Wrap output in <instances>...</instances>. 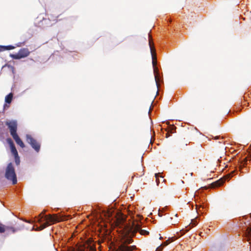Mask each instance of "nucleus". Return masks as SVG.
<instances>
[{
    "label": "nucleus",
    "mask_w": 251,
    "mask_h": 251,
    "mask_svg": "<svg viewBox=\"0 0 251 251\" xmlns=\"http://www.w3.org/2000/svg\"><path fill=\"white\" fill-rule=\"evenodd\" d=\"M137 232H139L142 235L149 234V231L142 229L139 224L135 225L134 223H132L131 225L130 224L125 225L120 234L118 248L116 251H132L135 246H128L127 245L133 242L132 238Z\"/></svg>",
    "instance_id": "obj_1"
},
{
    "label": "nucleus",
    "mask_w": 251,
    "mask_h": 251,
    "mask_svg": "<svg viewBox=\"0 0 251 251\" xmlns=\"http://www.w3.org/2000/svg\"><path fill=\"white\" fill-rule=\"evenodd\" d=\"M45 213V211H44L40 215V216L43 215L41 219L43 218V221H45V222L40 226L39 230L44 229L50 224L59 222L66 219L65 217L58 216L57 214L44 215Z\"/></svg>",
    "instance_id": "obj_2"
},
{
    "label": "nucleus",
    "mask_w": 251,
    "mask_h": 251,
    "mask_svg": "<svg viewBox=\"0 0 251 251\" xmlns=\"http://www.w3.org/2000/svg\"><path fill=\"white\" fill-rule=\"evenodd\" d=\"M5 177L8 180L11 181L14 185L17 182L15 169L12 163H9L5 169Z\"/></svg>",
    "instance_id": "obj_3"
},
{
    "label": "nucleus",
    "mask_w": 251,
    "mask_h": 251,
    "mask_svg": "<svg viewBox=\"0 0 251 251\" xmlns=\"http://www.w3.org/2000/svg\"><path fill=\"white\" fill-rule=\"evenodd\" d=\"M149 46L150 48L151 52V57H152V63L153 67L154 68V71H156V70L157 69L156 66L157 65V57L156 54L155 52V48L153 45L152 39L151 37V36L150 34H149Z\"/></svg>",
    "instance_id": "obj_4"
},
{
    "label": "nucleus",
    "mask_w": 251,
    "mask_h": 251,
    "mask_svg": "<svg viewBox=\"0 0 251 251\" xmlns=\"http://www.w3.org/2000/svg\"><path fill=\"white\" fill-rule=\"evenodd\" d=\"M30 53V52L28 49L22 48L19 50L17 53L11 54L10 57L14 59H20L28 56Z\"/></svg>",
    "instance_id": "obj_5"
},
{
    "label": "nucleus",
    "mask_w": 251,
    "mask_h": 251,
    "mask_svg": "<svg viewBox=\"0 0 251 251\" xmlns=\"http://www.w3.org/2000/svg\"><path fill=\"white\" fill-rule=\"evenodd\" d=\"M5 125L8 126L12 137L17 135V122L16 120L7 121Z\"/></svg>",
    "instance_id": "obj_6"
},
{
    "label": "nucleus",
    "mask_w": 251,
    "mask_h": 251,
    "mask_svg": "<svg viewBox=\"0 0 251 251\" xmlns=\"http://www.w3.org/2000/svg\"><path fill=\"white\" fill-rule=\"evenodd\" d=\"M26 139L27 142L36 151H39L40 149V145L35 139H34L30 135L27 134L26 135Z\"/></svg>",
    "instance_id": "obj_7"
},
{
    "label": "nucleus",
    "mask_w": 251,
    "mask_h": 251,
    "mask_svg": "<svg viewBox=\"0 0 251 251\" xmlns=\"http://www.w3.org/2000/svg\"><path fill=\"white\" fill-rule=\"evenodd\" d=\"M230 174L227 175L225 176V178H221V179H219L218 180L216 181L215 182L212 183L211 184L212 187L215 188V187L220 186L224 183L226 179H229L230 178Z\"/></svg>",
    "instance_id": "obj_8"
},
{
    "label": "nucleus",
    "mask_w": 251,
    "mask_h": 251,
    "mask_svg": "<svg viewBox=\"0 0 251 251\" xmlns=\"http://www.w3.org/2000/svg\"><path fill=\"white\" fill-rule=\"evenodd\" d=\"M7 142L9 144V146H10V147L11 149V152L13 154V155L14 156L17 155L18 154V151L16 149L14 144L13 142V141H12V140L11 139H8Z\"/></svg>",
    "instance_id": "obj_9"
},
{
    "label": "nucleus",
    "mask_w": 251,
    "mask_h": 251,
    "mask_svg": "<svg viewBox=\"0 0 251 251\" xmlns=\"http://www.w3.org/2000/svg\"><path fill=\"white\" fill-rule=\"evenodd\" d=\"M12 137L15 141L17 144L19 145L22 148H24L25 147L24 143L19 137L18 134L13 136Z\"/></svg>",
    "instance_id": "obj_10"
},
{
    "label": "nucleus",
    "mask_w": 251,
    "mask_h": 251,
    "mask_svg": "<svg viewBox=\"0 0 251 251\" xmlns=\"http://www.w3.org/2000/svg\"><path fill=\"white\" fill-rule=\"evenodd\" d=\"M13 98V94L12 93H10L7 95L5 98V101L6 103H10L11 102Z\"/></svg>",
    "instance_id": "obj_11"
},
{
    "label": "nucleus",
    "mask_w": 251,
    "mask_h": 251,
    "mask_svg": "<svg viewBox=\"0 0 251 251\" xmlns=\"http://www.w3.org/2000/svg\"><path fill=\"white\" fill-rule=\"evenodd\" d=\"M20 229V228H15L13 226H6V230L11 231L12 233H15V232Z\"/></svg>",
    "instance_id": "obj_12"
},
{
    "label": "nucleus",
    "mask_w": 251,
    "mask_h": 251,
    "mask_svg": "<svg viewBox=\"0 0 251 251\" xmlns=\"http://www.w3.org/2000/svg\"><path fill=\"white\" fill-rule=\"evenodd\" d=\"M3 47H1V48H3V51L6 50H13L15 48V46H13L12 45H8V46H2Z\"/></svg>",
    "instance_id": "obj_13"
},
{
    "label": "nucleus",
    "mask_w": 251,
    "mask_h": 251,
    "mask_svg": "<svg viewBox=\"0 0 251 251\" xmlns=\"http://www.w3.org/2000/svg\"><path fill=\"white\" fill-rule=\"evenodd\" d=\"M6 230V226L0 224V233H4Z\"/></svg>",
    "instance_id": "obj_14"
},
{
    "label": "nucleus",
    "mask_w": 251,
    "mask_h": 251,
    "mask_svg": "<svg viewBox=\"0 0 251 251\" xmlns=\"http://www.w3.org/2000/svg\"><path fill=\"white\" fill-rule=\"evenodd\" d=\"M197 224V221L195 219H193L191 220V223L189 225L190 226V228H192L194 226H195Z\"/></svg>",
    "instance_id": "obj_15"
},
{
    "label": "nucleus",
    "mask_w": 251,
    "mask_h": 251,
    "mask_svg": "<svg viewBox=\"0 0 251 251\" xmlns=\"http://www.w3.org/2000/svg\"><path fill=\"white\" fill-rule=\"evenodd\" d=\"M14 157H15V163H16V165H19L20 163V157H19L18 154L17 155H15Z\"/></svg>",
    "instance_id": "obj_16"
},
{
    "label": "nucleus",
    "mask_w": 251,
    "mask_h": 251,
    "mask_svg": "<svg viewBox=\"0 0 251 251\" xmlns=\"http://www.w3.org/2000/svg\"><path fill=\"white\" fill-rule=\"evenodd\" d=\"M190 143L189 141H188L187 140H185V139L182 140L180 141V144L181 146H187Z\"/></svg>",
    "instance_id": "obj_17"
},
{
    "label": "nucleus",
    "mask_w": 251,
    "mask_h": 251,
    "mask_svg": "<svg viewBox=\"0 0 251 251\" xmlns=\"http://www.w3.org/2000/svg\"><path fill=\"white\" fill-rule=\"evenodd\" d=\"M155 81H156V85H157V87H158V76L156 75L155 76Z\"/></svg>",
    "instance_id": "obj_18"
},
{
    "label": "nucleus",
    "mask_w": 251,
    "mask_h": 251,
    "mask_svg": "<svg viewBox=\"0 0 251 251\" xmlns=\"http://www.w3.org/2000/svg\"><path fill=\"white\" fill-rule=\"evenodd\" d=\"M247 162V159L246 158H245L244 160L242 162L241 164L243 166H244Z\"/></svg>",
    "instance_id": "obj_19"
},
{
    "label": "nucleus",
    "mask_w": 251,
    "mask_h": 251,
    "mask_svg": "<svg viewBox=\"0 0 251 251\" xmlns=\"http://www.w3.org/2000/svg\"><path fill=\"white\" fill-rule=\"evenodd\" d=\"M169 243H170V242H169V240H168L166 241H165V242L163 244V245H164V246H165L168 245Z\"/></svg>",
    "instance_id": "obj_20"
},
{
    "label": "nucleus",
    "mask_w": 251,
    "mask_h": 251,
    "mask_svg": "<svg viewBox=\"0 0 251 251\" xmlns=\"http://www.w3.org/2000/svg\"><path fill=\"white\" fill-rule=\"evenodd\" d=\"M159 175H160V174H159V173H158V174H155V177H156V181H157V183H158V177H159Z\"/></svg>",
    "instance_id": "obj_21"
},
{
    "label": "nucleus",
    "mask_w": 251,
    "mask_h": 251,
    "mask_svg": "<svg viewBox=\"0 0 251 251\" xmlns=\"http://www.w3.org/2000/svg\"><path fill=\"white\" fill-rule=\"evenodd\" d=\"M1 47H3L2 46H0V52L3 51V48H1Z\"/></svg>",
    "instance_id": "obj_22"
},
{
    "label": "nucleus",
    "mask_w": 251,
    "mask_h": 251,
    "mask_svg": "<svg viewBox=\"0 0 251 251\" xmlns=\"http://www.w3.org/2000/svg\"><path fill=\"white\" fill-rule=\"evenodd\" d=\"M214 138L215 139H220V136H215Z\"/></svg>",
    "instance_id": "obj_23"
},
{
    "label": "nucleus",
    "mask_w": 251,
    "mask_h": 251,
    "mask_svg": "<svg viewBox=\"0 0 251 251\" xmlns=\"http://www.w3.org/2000/svg\"><path fill=\"white\" fill-rule=\"evenodd\" d=\"M196 209H198V207L199 206L200 207H201V204H200V205H198V204H196Z\"/></svg>",
    "instance_id": "obj_24"
},
{
    "label": "nucleus",
    "mask_w": 251,
    "mask_h": 251,
    "mask_svg": "<svg viewBox=\"0 0 251 251\" xmlns=\"http://www.w3.org/2000/svg\"><path fill=\"white\" fill-rule=\"evenodd\" d=\"M21 46V43H19L16 45L17 47H20Z\"/></svg>",
    "instance_id": "obj_25"
},
{
    "label": "nucleus",
    "mask_w": 251,
    "mask_h": 251,
    "mask_svg": "<svg viewBox=\"0 0 251 251\" xmlns=\"http://www.w3.org/2000/svg\"><path fill=\"white\" fill-rule=\"evenodd\" d=\"M221 139V140H222V141H219V143H223V137H222Z\"/></svg>",
    "instance_id": "obj_26"
},
{
    "label": "nucleus",
    "mask_w": 251,
    "mask_h": 251,
    "mask_svg": "<svg viewBox=\"0 0 251 251\" xmlns=\"http://www.w3.org/2000/svg\"><path fill=\"white\" fill-rule=\"evenodd\" d=\"M159 248H160V247H158V248H157V249H156V251H158L159 250H160V249H159Z\"/></svg>",
    "instance_id": "obj_27"
},
{
    "label": "nucleus",
    "mask_w": 251,
    "mask_h": 251,
    "mask_svg": "<svg viewBox=\"0 0 251 251\" xmlns=\"http://www.w3.org/2000/svg\"><path fill=\"white\" fill-rule=\"evenodd\" d=\"M168 133H167V134H166V137H168V136H169V135H168Z\"/></svg>",
    "instance_id": "obj_28"
}]
</instances>
